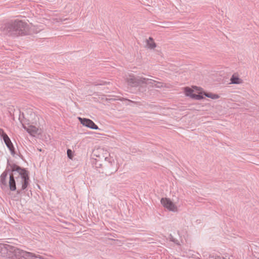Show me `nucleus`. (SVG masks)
Listing matches in <instances>:
<instances>
[{"label": "nucleus", "mask_w": 259, "mask_h": 259, "mask_svg": "<svg viewBox=\"0 0 259 259\" xmlns=\"http://www.w3.org/2000/svg\"><path fill=\"white\" fill-rule=\"evenodd\" d=\"M8 165L11 167V174L9 175V187L11 191L17 190V194H20L25 190L29 185V173L24 168L13 164H10L9 161Z\"/></svg>", "instance_id": "obj_1"}, {"label": "nucleus", "mask_w": 259, "mask_h": 259, "mask_svg": "<svg viewBox=\"0 0 259 259\" xmlns=\"http://www.w3.org/2000/svg\"><path fill=\"white\" fill-rule=\"evenodd\" d=\"M5 34L11 36H18L27 33L28 25L22 21H12L2 27Z\"/></svg>", "instance_id": "obj_2"}, {"label": "nucleus", "mask_w": 259, "mask_h": 259, "mask_svg": "<svg viewBox=\"0 0 259 259\" xmlns=\"http://www.w3.org/2000/svg\"><path fill=\"white\" fill-rule=\"evenodd\" d=\"M127 82L128 85L133 87H138L142 84H151L152 85H156L157 87H160L155 84V83L156 81L151 79L131 75L129 77L127 78Z\"/></svg>", "instance_id": "obj_3"}, {"label": "nucleus", "mask_w": 259, "mask_h": 259, "mask_svg": "<svg viewBox=\"0 0 259 259\" xmlns=\"http://www.w3.org/2000/svg\"><path fill=\"white\" fill-rule=\"evenodd\" d=\"M161 204L169 210L171 211H176L177 210V206L174 204L172 202L169 198H162L160 200Z\"/></svg>", "instance_id": "obj_4"}, {"label": "nucleus", "mask_w": 259, "mask_h": 259, "mask_svg": "<svg viewBox=\"0 0 259 259\" xmlns=\"http://www.w3.org/2000/svg\"><path fill=\"white\" fill-rule=\"evenodd\" d=\"M11 172V169H6L0 176V185L1 187L3 190H5L8 188V185L7 181V177L8 173Z\"/></svg>", "instance_id": "obj_5"}, {"label": "nucleus", "mask_w": 259, "mask_h": 259, "mask_svg": "<svg viewBox=\"0 0 259 259\" xmlns=\"http://www.w3.org/2000/svg\"><path fill=\"white\" fill-rule=\"evenodd\" d=\"M78 118L83 125L93 130H98L99 128L98 126L92 120L81 117Z\"/></svg>", "instance_id": "obj_6"}, {"label": "nucleus", "mask_w": 259, "mask_h": 259, "mask_svg": "<svg viewBox=\"0 0 259 259\" xmlns=\"http://www.w3.org/2000/svg\"><path fill=\"white\" fill-rule=\"evenodd\" d=\"M6 145L7 146V148L9 149V150L10 151V153L11 155L13 156H15L16 153L15 151V148L13 144V143L11 142V139L8 137L7 134L4 135V137L3 139Z\"/></svg>", "instance_id": "obj_7"}, {"label": "nucleus", "mask_w": 259, "mask_h": 259, "mask_svg": "<svg viewBox=\"0 0 259 259\" xmlns=\"http://www.w3.org/2000/svg\"><path fill=\"white\" fill-rule=\"evenodd\" d=\"M105 154H108L106 153ZM103 157L104 158L105 161L107 163L108 166L110 167H113L115 165V162L113 157L110 156L108 154V156L103 155Z\"/></svg>", "instance_id": "obj_8"}, {"label": "nucleus", "mask_w": 259, "mask_h": 259, "mask_svg": "<svg viewBox=\"0 0 259 259\" xmlns=\"http://www.w3.org/2000/svg\"><path fill=\"white\" fill-rule=\"evenodd\" d=\"M24 128L26 129L27 132L30 135L35 134L37 133V128L34 126H30L27 128L25 126H24Z\"/></svg>", "instance_id": "obj_9"}, {"label": "nucleus", "mask_w": 259, "mask_h": 259, "mask_svg": "<svg viewBox=\"0 0 259 259\" xmlns=\"http://www.w3.org/2000/svg\"><path fill=\"white\" fill-rule=\"evenodd\" d=\"M147 44L148 47L151 49H154L156 47V44L154 42L153 39L151 37H150L149 40H147Z\"/></svg>", "instance_id": "obj_10"}, {"label": "nucleus", "mask_w": 259, "mask_h": 259, "mask_svg": "<svg viewBox=\"0 0 259 259\" xmlns=\"http://www.w3.org/2000/svg\"><path fill=\"white\" fill-rule=\"evenodd\" d=\"M185 94L186 96H187L188 97H190L192 99H193V97L194 95V94L193 93V91L192 89H191L190 88H189V87L185 88Z\"/></svg>", "instance_id": "obj_11"}, {"label": "nucleus", "mask_w": 259, "mask_h": 259, "mask_svg": "<svg viewBox=\"0 0 259 259\" xmlns=\"http://www.w3.org/2000/svg\"><path fill=\"white\" fill-rule=\"evenodd\" d=\"M231 82L233 84H239L241 83L240 78L235 75H233L230 79Z\"/></svg>", "instance_id": "obj_12"}, {"label": "nucleus", "mask_w": 259, "mask_h": 259, "mask_svg": "<svg viewBox=\"0 0 259 259\" xmlns=\"http://www.w3.org/2000/svg\"><path fill=\"white\" fill-rule=\"evenodd\" d=\"M205 96L208 98H211L212 99H217L219 98V96L217 94H214L212 93H205Z\"/></svg>", "instance_id": "obj_13"}, {"label": "nucleus", "mask_w": 259, "mask_h": 259, "mask_svg": "<svg viewBox=\"0 0 259 259\" xmlns=\"http://www.w3.org/2000/svg\"><path fill=\"white\" fill-rule=\"evenodd\" d=\"M203 98V96L201 94H194L193 99L196 100H201Z\"/></svg>", "instance_id": "obj_14"}, {"label": "nucleus", "mask_w": 259, "mask_h": 259, "mask_svg": "<svg viewBox=\"0 0 259 259\" xmlns=\"http://www.w3.org/2000/svg\"><path fill=\"white\" fill-rule=\"evenodd\" d=\"M103 152H104V150L103 149H98L96 151H94V155L96 156V157H98L100 158V156L99 155H98L97 153H98V152L103 153Z\"/></svg>", "instance_id": "obj_15"}, {"label": "nucleus", "mask_w": 259, "mask_h": 259, "mask_svg": "<svg viewBox=\"0 0 259 259\" xmlns=\"http://www.w3.org/2000/svg\"><path fill=\"white\" fill-rule=\"evenodd\" d=\"M169 239H170V240L171 241H172V242H174L175 244H178V245H179V241H178L177 239H176L174 238V237H173V236H172L171 235H170V238H169Z\"/></svg>", "instance_id": "obj_16"}, {"label": "nucleus", "mask_w": 259, "mask_h": 259, "mask_svg": "<svg viewBox=\"0 0 259 259\" xmlns=\"http://www.w3.org/2000/svg\"><path fill=\"white\" fill-rule=\"evenodd\" d=\"M5 134H7L4 132V131L3 129L0 128V135L2 137L3 139H4Z\"/></svg>", "instance_id": "obj_17"}, {"label": "nucleus", "mask_w": 259, "mask_h": 259, "mask_svg": "<svg viewBox=\"0 0 259 259\" xmlns=\"http://www.w3.org/2000/svg\"><path fill=\"white\" fill-rule=\"evenodd\" d=\"M71 152H72V151L70 149L67 150V155L69 158H72V156L70 155V153H71Z\"/></svg>", "instance_id": "obj_18"}, {"label": "nucleus", "mask_w": 259, "mask_h": 259, "mask_svg": "<svg viewBox=\"0 0 259 259\" xmlns=\"http://www.w3.org/2000/svg\"><path fill=\"white\" fill-rule=\"evenodd\" d=\"M105 83H106V82H105V81H102L101 82H100L99 83L96 84L95 85H104L105 84Z\"/></svg>", "instance_id": "obj_19"}, {"label": "nucleus", "mask_w": 259, "mask_h": 259, "mask_svg": "<svg viewBox=\"0 0 259 259\" xmlns=\"http://www.w3.org/2000/svg\"><path fill=\"white\" fill-rule=\"evenodd\" d=\"M96 164H97L96 167H98V165H99V166H101V164H100V163H98V161H97V162H96Z\"/></svg>", "instance_id": "obj_20"}]
</instances>
